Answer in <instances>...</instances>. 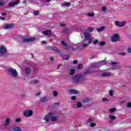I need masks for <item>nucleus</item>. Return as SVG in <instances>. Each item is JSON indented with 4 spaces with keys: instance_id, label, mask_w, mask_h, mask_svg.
Listing matches in <instances>:
<instances>
[{
    "instance_id": "f257e3e1",
    "label": "nucleus",
    "mask_w": 131,
    "mask_h": 131,
    "mask_svg": "<svg viewBox=\"0 0 131 131\" xmlns=\"http://www.w3.org/2000/svg\"><path fill=\"white\" fill-rule=\"evenodd\" d=\"M88 73H92V72H91L89 71H87L84 74L74 76L73 78V82H75V83H78L79 82H82V80H83V78H82V77L84 76L85 75L88 74Z\"/></svg>"
},
{
    "instance_id": "f03ea898",
    "label": "nucleus",
    "mask_w": 131,
    "mask_h": 131,
    "mask_svg": "<svg viewBox=\"0 0 131 131\" xmlns=\"http://www.w3.org/2000/svg\"><path fill=\"white\" fill-rule=\"evenodd\" d=\"M62 45L64 46V49H67V50H70L71 51H76L79 48V44L77 43V45H73L71 46V47H68L67 45V43L65 42V41H62Z\"/></svg>"
},
{
    "instance_id": "7ed1b4c3",
    "label": "nucleus",
    "mask_w": 131,
    "mask_h": 131,
    "mask_svg": "<svg viewBox=\"0 0 131 131\" xmlns=\"http://www.w3.org/2000/svg\"><path fill=\"white\" fill-rule=\"evenodd\" d=\"M48 115L49 116L50 121H51V122H55V121H57L59 119V117L55 115V113L54 112L49 113Z\"/></svg>"
},
{
    "instance_id": "20e7f679",
    "label": "nucleus",
    "mask_w": 131,
    "mask_h": 131,
    "mask_svg": "<svg viewBox=\"0 0 131 131\" xmlns=\"http://www.w3.org/2000/svg\"><path fill=\"white\" fill-rule=\"evenodd\" d=\"M8 71L9 73L12 76V77H14L16 78V77H18V72L15 69L13 68H9L8 70Z\"/></svg>"
},
{
    "instance_id": "39448f33",
    "label": "nucleus",
    "mask_w": 131,
    "mask_h": 131,
    "mask_svg": "<svg viewBox=\"0 0 131 131\" xmlns=\"http://www.w3.org/2000/svg\"><path fill=\"white\" fill-rule=\"evenodd\" d=\"M25 117H31L33 115V111L31 110H27L23 112Z\"/></svg>"
},
{
    "instance_id": "423d86ee",
    "label": "nucleus",
    "mask_w": 131,
    "mask_h": 131,
    "mask_svg": "<svg viewBox=\"0 0 131 131\" xmlns=\"http://www.w3.org/2000/svg\"><path fill=\"white\" fill-rule=\"evenodd\" d=\"M106 64V61L105 60H102L101 61H99L98 62H96L94 63L92 65V68H96L97 67H101V66H103V65Z\"/></svg>"
},
{
    "instance_id": "0eeeda50",
    "label": "nucleus",
    "mask_w": 131,
    "mask_h": 131,
    "mask_svg": "<svg viewBox=\"0 0 131 131\" xmlns=\"http://www.w3.org/2000/svg\"><path fill=\"white\" fill-rule=\"evenodd\" d=\"M119 35L118 34H114L111 37V40L113 42H117L119 41Z\"/></svg>"
},
{
    "instance_id": "6e6552de",
    "label": "nucleus",
    "mask_w": 131,
    "mask_h": 131,
    "mask_svg": "<svg viewBox=\"0 0 131 131\" xmlns=\"http://www.w3.org/2000/svg\"><path fill=\"white\" fill-rule=\"evenodd\" d=\"M125 21H115V24L116 26H118V27H122L124 26L126 24Z\"/></svg>"
},
{
    "instance_id": "1a4fd4ad",
    "label": "nucleus",
    "mask_w": 131,
    "mask_h": 131,
    "mask_svg": "<svg viewBox=\"0 0 131 131\" xmlns=\"http://www.w3.org/2000/svg\"><path fill=\"white\" fill-rule=\"evenodd\" d=\"M18 4H20V0H16L14 2L9 3L8 4V7H9V8H13V7H15V6H17V5H18Z\"/></svg>"
},
{
    "instance_id": "9d476101",
    "label": "nucleus",
    "mask_w": 131,
    "mask_h": 131,
    "mask_svg": "<svg viewBox=\"0 0 131 131\" xmlns=\"http://www.w3.org/2000/svg\"><path fill=\"white\" fill-rule=\"evenodd\" d=\"M7 53V48L5 46H1L0 47V55L1 56H3L4 54H6Z\"/></svg>"
},
{
    "instance_id": "9b49d317",
    "label": "nucleus",
    "mask_w": 131,
    "mask_h": 131,
    "mask_svg": "<svg viewBox=\"0 0 131 131\" xmlns=\"http://www.w3.org/2000/svg\"><path fill=\"white\" fill-rule=\"evenodd\" d=\"M36 39L35 37L26 38L23 39V42H28L29 41H34Z\"/></svg>"
},
{
    "instance_id": "f8f14e48",
    "label": "nucleus",
    "mask_w": 131,
    "mask_h": 131,
    "mask_svg": "<svg viewBox=\"0 0 131 131\" xmlns=\"http://www.w3.org/2000/svg\"><path fill=\"white\" fill-rule=\"evenodd\" d=\"M85 40H88L89 38L92 37V35L90 34L89 32H85L83 33Z\"/></svg>"
},
{
    "instance_id": "ddd939ff",
    "label": "nucleus",
    "mask_w": 131,
    "mask_h": 131,
    "mask_svg": "<svg viewBox=\"0 0 131 131\" xmlns=\"http://www.w3.org/2000/svg\"><path fill=\"white\" fill-rule=\"evenodd\" d=\"M42 34L46 35L47 36H51L52 35V31L49 30L46 31H43L42 32Z\"/></svg>"
},
{
    "instance_id": "4468645a",
    "label": "nucleus",
    "mask_w": 131,
    "mask_h": 131,
    "mask_svg": "<svg viewBox=\"0 0 131 131\" xmlns=\"http://www.w3.org/2000/svg\"><path fill=\"white\" fill-rule=\"evenodd\" d=\"M48 101H49V97H48V96H45L40 99L39 102L46 103V102H48Z\"/></svg>"
},
{
    "instance_id": "2eb2a0df",
    "label": "nucleus",
    "mask_w": 131,
    "mask_h": 131,
    "mask_svg": "<svg viewBox=\"0 0 131 131\" xmlns=\"http://www.w3.org/2000/svg\"><path fill=\"white\" fill-rule=\"evenodd\" d=\"M14 27V24H6L4 26V29H9L10 28H13Z\"/></svg>"
},
{
    "instance_id": "dca6fc26",
    "label": "nucleus",
    "mask_w": 131,
    "mask_h": 131,
    "mask_svg": "<svg viewBox=\"0 0 131 131\" xmlns=\"http://www.w3.org/2000/svg\"><path fill=\"white\" fill-rule=\"evenodd\" d=\"M69 93L70 94H75L76 95H78V94H79V91L74 89H71L69 91Z\"/></svg>"
},
{
    "instance_id": "f3484780",
    "label": "nucleus",
    "mask_w": 131,
    "mask_h": 131,
    "mask_svg": "<svg viewBox=\"0 0 131 131\" xmlns=\"http://www.w3.org/2000/svg\"><path fill=\"white\" fill-rule=\"evenodd\" d=\"M8 129L10 131H11V130L22 131V129H21V128H20L19 127H12L11 128H9Z\"/></svg>"
},
{
    "instance_id": "a211bd4d",
    "label": "nucleus",
    "mask_w": 131,
    "mask_h": 131,
    "mask_svg": "<svg viewBox=\"0 0 131 131\" xmlns=\"http://www.w3.org/2000/svg\"><path fill=\"white\" fill-rule=\"evenodd\" d=\"M79 46V47H82L83 48H86V47L89 46V42L83 41L82 44Z\"/></svg>"
},
{
    "instance_id": "6ab92c4d",
    "label": "nucleus",
    "mask_w": 131,
    "mask_h": 131,
    "mask_svg": "<svg viewBox=\"0 0 131 131\" xmlns=\"http://www.w3.org/2000/svg\"><path fill=\"white\" fill-rule=\"evenodd\" d=\"M61 58L63 59V60H69V55L66 54H62L61 55Z\"/></svg>"
},
{
    "instance_id": "aec40b11",
    "label": "nucleus",
    "mask_w": 131,
    "mask_h": 131,
    "mask_svg": "<svg viewBox=\"0 0 131 131\" xmlns=\"http://www.w3.org/2000/svg\"><path fill=\"white\" fill-rule=\"evenodd\" d=\"M91 100H92V99L89 98H85L82 99L81 102L82 103H88V102H90V101H91Z\"/></svg>"
},
{
    "instance_id": "412c9836",
    "label": "nucleus",
    "mask_w": 131,
    "mask_h": 131,
    "mask_svg": "<svg viewBox=\"0 0 131 131\" xmlns=\"http://www.w3.org/2000/svg\"><path fill=\"white\" fill-rule=\"evenodd\" d=\"M31 72V69L30 68H28L25 69V73L27 75L30 74Z\"/></svg>"
},
{
    "instance_id": "4be33fe9",
    "label": "nucleus",
    "mask_w": 131,
    "mask_h": 131,
    "mask_svg": "<svg viewBox=\"0 0 131 131\" xmlns=\"http://www.w3.org/2000/svg\"><path fill=\"white\" fill-rule=\"evenodd\" d=\"M44 120H45L46 122H50V116H45L44 117Z\"/></svg>"
},
{
    "instance_id": "5701e85b",
    "label": "nucleus",
    "mask_w": 131,
    "mask_h": 131,
    "mask_svg": "<svg viewBox=\"0 0 131 131\" xmlns=\"http://www.w3.org/2000/svg\"><path fill=\"white\" fill-rule=\"evenodd\" d=\"M105 29V27H102L101 28H97L96 30L98 32H101L103 31Z\"/></svg>"
},
{
    "instance_id": "b1692460",
    "label": "nucleus",
    "mask_w": 131,
    "mask_h": 131,
    "mask_svg": "<svg viewBox=\"0 0 131 131\" xmlns=\"http://www.w3.org/2000/svg\"><path fill=\"white\" fill-rule=\"evenodd\" d=\"M62 5L64 7H69L70 6V3H69V2H63Z\"/></svg>"
},
{
    "instance_id": "393cba45",
    "label": "nucleus",
    "mask_w": 131,
    "mask_h": 131,
    "mask_svg": "<svg viewBox=\"0 0 131 131\" xmlns=\"http://www.w3.org/2000/svg\"><path fill=\"white\" fill-rule=\"evenodd\" d=\"M87 31H89V32H93L95 29H94L93 28L88 27L86 29Z\"/></svg>"
},
{
    "instance_id": "a878e982",
    "label": "nucleus",
    "mask_w": 131,
    "mask_h": 131,
    "mask_svg": "<svg viewBox=\"0 0 131 131\" xmlns=\"http://www.w3.org/2000/svg\"><path fill=\"white\" fill-rule=\"evenodd\" d=\"M77 108H81V107H82V104L78 101L77 103Z\"/></svg>"
},
{
    "instance_id": "bb28decb",
    "label": "nucleus",
    "mask_w": 131,
    "mask_h": 131,
    "mask_svg": "<svg viewBox=\"0 0 131 131\" xmlns=\"http://www.w3.org/2000/svg\"><path fill=\"white\" fill-rule=\"evenodd\" d=\"M109 118L112 120H115V119H116V116H113V115H110L109 116Z\"/></svg>"
},
{
    "instance_id": "cd10ccee",
    "label": "nucleus",
    "mask_w": 131,
    "mask_h": 131,
    "mask_svg": "<svg viewBox=\"0 0 131 131\" xmlns=\"http://www.w3.org/2000/svg\"><path fill=\"white\" fill-rule=\"evenodd\" d=\"M75 73V69H72L70 72V75H73Z\"/></svg>"
},
{
    "instance_id": "c85d7f7f",
    "label": "nucleus",
    "mask_w": 131,
    "mask_h": 131,
    "mask_svg": "<svg viewBox=\"0 0 131 131\" xmlns=\"http://www.w3.org/2000/svg\"><path fill=\"white\" fill-rule=\"evenodd\" d=\"M110 75H111V74L110 73H103L102 74V76H110Z\"/></svg>"
},
{
    "instance_id": "c756f323",
    "label": "nucleus",
    "mask_w": 131,
    "mask_h": 131,
    "mask_svg": "<svg viewBox=\"0 0 131 131\" xmlns=\"http://www.w3.org/2000/svg\"><path fill=\"white\" fill-rule=\"evenodd\" d=\"M52 51H54L55 52H57L58 53V52H59V49L56 47H52Z\"/></svg>"
},
{
    "instance_id": "7c9ffc66",
    "label": "nucleus",
    "mask_w": 131,
    "mask_h": 131,
    "mask_svg": "<svg viewBox=\"0 0 131 131\" xmlns=\"http://www.w3.org/2000/svg\"><path fill=\"white\" fill-rule=\"evenodd\" d=\"M52 94L54 97H57L58 95H59V93H58V92L57 91H53Z\"/></svg>"
},
{
    "instance_id": "2f4dec72",
    "label": "nucleus",
    "mask_w": 131,
    "mask_h": 131,
    "mask_svg": "<svg viewBox=\"0 0 131 131\" xmlns=\"http://www.w3.org/2000/svg\"><path fill=\"white\" fill-rule=\"evenodd\" d=\"M93 121H94V119H92V118H90L89 119V120L86 121V123H92V122H93Z\"/></svg>"
},
{
    "instance_id": "473e14b6",
    "label": "nucleus",
    "mask_w": 131,
    "mask_h": 131,
    "mask_svg": "<svg viewBox=\"0 0 131 131\" xmlns=\"http://www.w3.org/2000/svg\"><path fill=\"white\" fill-rule=\"evenodd\" d=\"M88 16L89 17H94V16H95V13H94V12L89 13H88Z\"/></svg>"
},
{
    "instance_id": "72a5a7b5",
    "label": "nucleus",
    "mask_w": 131,
    "mask_h": 131,
    "mask_svg": "<svg viewBox=\"0 0 131 131\" xmlns=\"http://www.w3.org/2000/svg\"><path fill=\"white\" fill-rule=\"evenodd\" d=\"M118 55L120 56H125L126 55V53L125 52H119L118 53Z\"/></svg>"
},
{
    "instance_id": "f704fd0d",
    "label": "nucleus",
    "mask_w": 131,
    "mask_h": 131,
    "mask_svg": "<svg viewBox=\"0 0 131 131\" xmlns=\"http://www.w3.org/2000/svg\"><path fill=\"white\" fill-rule=\"evenodd\" d=\"M115 111H116V108H113L110 110V112L112 113H113V112H115Z\"/></svg>"
},
{
    "instance_id": "c9c22d12",
    "label": "nucleus",
    "mask_w": 131,
    "mask_h": 131,
    "mask_svg": "<svg viewBox=\"0 0 131 131\" xmlns=\"http://www.w3.org/2000/svg\"><path fill=\"white\" fill-rule=\"evenodd\" d=\"M3 6H5V2L3 0H0V7H3Z\"/></svg>"
},
{
    "instance_id": "e433bc0d",
    "label": "nucleus",
    "mask_w": 131,
    "mask_h": 131,
    "mask_svg": "<svg viewBox=\"0 0 131 131\" xmlns=\"http://www.w3.org/2000/svg\"><path fill=\"white\" fill-rule=\"evenodd\" d=\"M64 33H66V34H68L69 33V30L68 29H66L63 30Z\"/></svg>"
},
{
    "instance_id": "4c0bfd02",
    "label": "nucleus",
    "mask_w": 131,
    "mask_h": 131,
    "mask_svg": "<svg viewBox=\"0 0 131 131\" xmlns=\"http://www.w3.org/2000/svg\"><path fill=\"white\" fill-rule=\"evenodd\" d=\"M8 126H9V124H7L6 123L3 124V127L4 128H8Z\"/></svg>"
},
{
    "instance_id": "58836bf2",
    "label": "nucleus",
    "mask_w": 131,
    "mask_h": 131,
    "mask_svg": "<svg viewBox=\"0 0 131 131\" xmlns=\"http://www.w3.org/2000/svg\"><path fill=\"white\" fill-rule=\"evenodd\" d=\"M5 123L9 124L10 123V119L9 118H7L5 120Z\"/></svg>"
},
{
    "instance_id": "ea45409f",
    "label": "nucleus",
    "mask_w": 131,
    "mask_h": 131,
    "mask_svg": "<svg viewBox=\"0 0 131 131\" xmlns=\"http://www.w3.org/2000/svg\"><path fill=\"white\" fill-rule=\"evenodd\" d=\"M99 42V40L96 39V40H94L93 41V45H97V43H98Z\"/></svg>"
},
{
    "instance_id": "a19ab883",
    "label": "nucleus",
    "mask_w": 131,
    "mask_h": 131,
    "mask_svg": "<svg viewBox=\"0 0 131 131\" xmlns=\"http://www.w3.org/2000/svg\"><path fill=\"white\" fill-rule=\"evenodd\" d=\"M101 10H102V12H105V11H106V10H107V8L106 7V6H103L102 7Z\"/></svg>"
},
{
    "instance_id": "79ce46f5",
    "label": "nucleus",
    "mask_w": 131,
    "mask_h": 131,
    "mask_svg": "<svg viewBox=\"0 0 131 131\" xmlns=\"http://www.w3.org/2000/svg\"><path fill=\"white\" fill-rule=\"evenodd\" d=\"M46 49L47 50H50V51H52L53 47H52V46H47L46 47Z\"/></svg>"
},
{
    "instance_id": "37998d69",
    "label": "nucleus",
    "mask_w": 131,
    "mask_h": 131,
    "mask_svg": "<svg viewBox=\"0 0 131 131\" xmlns=\"http://www.w3.org/2000/svg\"><path fill=\"white\" fill-rule=\"evenodd\" d=\"M126 107L127 108H131V102H128L126 104Z\"/></svg>"
},
{
    "instance_id": "c03bdc74",
    "label": "nucleus",
    "mask_w": 131,
    "mask_h": 131,
    "mask_svg": "<svg viewBox=\"0 0 131 131\" xmlns=\"http://www.w3.org/2000/svg\"><path fill=\"white\" fill-rule=\"evenodd\" d=\"M106 43L104 41H101L99 42V46H105Z\"/></svg>"
},
{
    "instance_id": "a18cd8bd",
    "label": "nucleus",
    "mask_w": 131,
    "mask_h": 131,
    "mask_svg": "<svg viewBox=\"0 0 131 131\" xmlns=\"http://www.w3.org/2000/svg\"><path fill=\"white\" fill-rule=\"evenodd\" d=\"M87 40L89 41L88 43H92V42H93V39H92L91 38H89V39H88Z\"/></svg>"
},
{
    "instance_id": "49530a36",
    "label": "nucleus",
    "mask_w": 131,
    "mask_h": 131,
    "mask_svg": "<svg viewBox=\"0 0 131 131\" xmlns=\"http://www.w3.org/2000/svg\"><path fill=\"white\" fill-rule=\"evenodd\" d=\"M90 126L91 127H95V126H96V123H91L90 124Z\"/></svg>"
},
{
    "instance_id": "de8ad7c7",
    "label": "nucleus",
    "mask_w": 131,
    "mask_h": 131,
    "mask_svg": "<svg viewBox=\"0 0 131 131\" xmlns=\"http://www.w3.org/2000/svg\"><path fill=\"white\" fill-rule=\"evenodd\" d=\"M118 69V67L116 66H113L111 68V69H112L113 70H116V69Z\"/></svg>"
},
{
    "instance_id": "09e8293b",
    "label": "nucleus",
    "mask_w": 131,
    "mask_h": 131,
    "mask_svg": "<svg viewBox=\"0 0 131 131\" xmlns=\"http://www.w3.org/2000/svg\"><path fill=\"white\" fill-rule=\"evenodd\" d=\"M82 68V64H79L77 67V69H81Z\"/></svg>"
},
{
    "instance_id": "8fccbe9b",
    "label": "nucleus",
    "mask_w": 131,
    "mask_h": 131,
    "mask_svg": "<svg viewBox=\"0 0 131 131\" xmlns=\"http://www.w3.org/2000/svg\"><path fill=\"white\" fill-rule=\"evenodd\" d=\"M39 12H38V11H34V13H33V15H35L36 16H37V15H38Z\"/></svg>"
},
{
    "instance_id": "3c124183",
    "label": "nucleus",
    "mask_w": 131,
    "mask_h": 131,
    "mask_svg": "<svg viewBox=\"0 0 131 131\" xmlns=\"http://www.w3.org/2000/svg\"><path fill=\"white\" fill-rule=\"evenodd\" d=\"M109 95L110 96H111V97H112V96H113V91L112 90L110 91Z\"/></svg>"
},
{
    "instance_id": "603ef678",
    "label": "nucleus",
    "mask_w": 131,
    "mask_h": 131,
    "mask_svg": "<svg viewBox=\"0 0 131 131\" xmlns=\"http://www.w3.org/2000/svg\"><path fill=\"white\" fill-rule=\"evenodd\" d=\"M71 100H72L73 101H75V100H76V97L75 96H72L71 97Z\"/></svg>"
},
{
    "instance_id": "864d4df0",
    "label": "nucleus",
    "mask_w": 131,
    "mask_h": 131,
    "mask_svg": "<svg viewBox=\"0 0 131 131\" xmlns=\"http://www.w3.org/2000/svg\"><path fill=\"white\" fill-rule=\"evenodd\" d=\"M20 121H21V119L20 118H17L15 120L16 122H20Z\"/></svg>"
},
{
    "instance_id": "5fc2aeb1",
    "label": "nucleus",
    "mask_w": 131,
    "mask_h": 131,
    "mask_svg": "<svg viewBox=\"0 0 131 131\" xmlns=\"http://www.w3.org/2000/svg\"><path fill=\"white\" fill-rule=\"evenodd\" d=\"M127 51H128V53H130V54H131V48L130 47H128L127 48Z\"/></svg>"
},
{
    "instance_id": "6e6d98bb",
    "label": "nucleus",
    "mask_w": 131,
    "mask_h": 131,
    "mask_svg": "<svg viewBox=\"0 0 131 131\" xmlns=\"http://www.w3.org/2000/svg\"><path fill=\"white\" fill-rule=\"evenodd\" d=\"M40 92H38L35 94L36 97H38V96H40Z\"/></svg>"
},
{
    "instance_id": "4d7b16f0",
    "label": "nucleus",
    "mask_w": 131,
    "mask_h": 131,
    "mask_svg": "<svg viewBox=\"0 0 131 131\" xmlns=\"http://www.w3.org/2000/svg\"><path fill=\"white\" fill-rule=\"evenodd\" d=\"M73 63V64H77V60H74Z\"/></svg>"
},
{
    "instance_id": "13d9d810",
    "label": "nucleus",
    "mask_w": 131,
    "mask_h": 131,
    "mask_svg": "<svg viewBox=\"0 0 131 131\" xmlns=\"http://www.w3.org/2000/svg\"><path fill=\"white\" fill-rule=\"evenodd\" d=\"M60 26H61L62 27H64L66 25L64 24H60Z\"/></svg>"
},
{
    "instance_id": "bf43d9fd",
    "label": "nucleus",
    "mask_w": 131,
    "mask_h": 131,
    "mask_svg": "<svg viewBox=\"0 0 131 131\" xmlns=\"http://www.w3.org/2000/svg\"><path fill=\"white\" fill-rule=\"evenodd\" d=\"M1 15L2 16H6V15H7V13H6V12H3L1 14Z\"/></svg>"
},
{
    "instance_id": "052dcab7",
    "label": "nucleus",
    "mask_w": 131,
    "mask_h": 131,
    "mask_svg": "<svg viewBox=\"0 0 131 131\" xmlns=\"http://www.w3.org/2000/svg\"><path fill=\"white\" fill-rule=\"evenodd\" d=\"M55 59H54V58L53 57H50V60L51 61V62H53V61H54Z\"/></svg>"
},
{
    "instance_id": "680f3d73",
    "label": "nucleus",
    "mask_w": 131,
    "mask_h": 131,
    "mask_svg": "<svg viewBox=\"0 0 131 131\" xmlns=\"http://www.w3.org/2000/svg\"><path fill=\"white\" fill-rule=\"evenodd\" d=\"M46 42H46V41H45V40H43V41H41V43H42L43 45H46Z\"/></svg>"
},
{
    "instance_id": "e2e57ef3",
    "label": "nucleus",
    "mask_w": 131,
    "mask_h": 131,
    "mask_svg": "<svg viewBox=\"0 0 131 131\" xmlns=\"http://www.w3.org/2000/svg\"><path fill=\"white\" fill-rule=\"evenodd\" d=\"M102 101L103 102H105V101H107V99L106 98H104L102 99Z\"/></svg>"
},
{
    "instance_id": "0e129e2a",
    "label": "nucleus",
    "mask_w": 131,
    "mask_h": 131,
    "mask_svg": "<svg viewBox=\"0 0 131 131\" xmlns=\"http://www.w3.org/2000/svg\"><path fill=\"white\" fill-rule=\"evenodd\" d=\"M117 63L115 62H112V65H116Z\"/></svg>"
},
{
    "instance_id": "69168bd1",
    "label": "nucleus",
    "mask_w": 131,
    "mask_h": 131,
    "mask_svg": "<svg viewBox=\"0 0 131 131\" xmlns=\"http://www.w3.org/2000/svg\"><path fill=\"white\" fill-rule=\"evenodd\" d=\"M1 20H5V17H0Z\"/></svg>"
},
{
    "instance_id": "338daca9",
    "label": "nucleus",
    "mask_w": 131,
    "mask_h": 131,
    "mask_svg": "<svg viewBox=\"0 0 131 131\" xmlns=\"http://www.w3.org/2000/svg\"><path fill=\"white\" fill-rule=\"evenodd\" d=\"M39 82L38 80L34 81V83H38Z\"/></svg>"
},
{
    "instance_id": "774afa93",
    "label": "nucleus",
    "mask_w": 131,
    "mask_h": 131,
    "mask_svg": "<svg viewBox=\"0 0 131 131\" xmlns=\"http://www.w3.org/2000/svg\"><path fill=\"white\" fill-rule=\"evenodd\" d=\"M59 102H56L55 103H54V105H59Z\"/></svg>"
}]
</instances>
